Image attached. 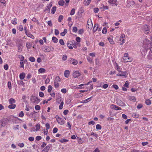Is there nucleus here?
I'll return each instance as SVG.
<instances>
[{
	"instance_id": "18",
	"label": "nucleus",
	"mask_w": 152,
	"mask_h": 152,
	"mask_svg": "<svg viewBox=\"0 0 152 152\" xmlns=\"http://www.w3.org/2000/svg\"><path fill=\"white\" fill-rule=\"evenodd\" d=\"M115 69L117 70L119 72H121L120 68L119 67L118 65L116 62L115 63Z\"/></svg>"
},
{
	"instance_id": "48",
	"label": "nucleus",
	"mask_w": 152,
	"mask_h": 152,
	"mask_svg": "<svg viewBox=\"0 0 152 152\" xmlns=\"http://www.w3.org/2000/svg\"><path fill=\"white\" fill-rule=\"evenodd\" d=\"M19 126L18 125H17L15 126H13V129L14 130H18L19 129Z\"/></svg>"
},
{
	"instance_id": "14",
	"label": "nucleus",
	"mask_w": 152,
	"mask_h": 152,
	"mask_svg": "<svg viewBox=\"0 0 152 152\" xmlns=\"http://www.w3.org/2000/svg\"><path fill=\"white\" fill-rule=\"evenodd\" d=\"M109 3L112 5H117V1L116 0H108Z\"/></svg>"
},
{
	"instance_id": "15",
	"label": "nucleus",
	"mask_w": 152,
	"mask_h": 152,
	"mask_svg": "<svg viewBox=\"0 0 152 152\" xmlns=\"http://www.w3.org/2000/svg\"><path fill=\"white\" fill-rule=\"evenodd\" d=\"M70 72L68 70H66L64 73V75L66 77L68 78Z\"/></svg>"
},
{
	"instance_id": "44",
	"label": "nucleus",
	"mask_w": 152,
	"mask_h": 152,
	"mask_svg": "<svg viewBox=\"0 0 152 152\" xmlns=\"http://www.w3.org/2000/svg\"><path fill=\"white\" fill-rule=\"evenodd\" d=\"M48 92L49 93H50L52 90L53 87L49 85L48 86Z\"/></svg>"
},
{
	"instance_id": "30",
	"label": "nucleus",
	"mask_w": 152,
	"mask_h": 152,
	"mask_svg": "<svg viewBox=\"0 0 152 152\" xmlns=\"http://www.w3.org/2000/svg\"><path fill=\"white\" fill-rule=\"evenodd\" d=\"M53 41L55 43H57L58 41V39L56 37H53L52 38Z\"/></svg>"
},
{
	"instance_id": "36",
	"label": "nucleus",
	"mask_w": 152,
	"mask_h": 152,
	"mask_svg": "<svg viewBox=\"0 0 152 152\" xmlns=\"http://www.w3.org/2000/svg\"><path fill=\"white\" fill-rule=\"evenodd\" d=\"M64 1L63 0H60L58 2V4L59 5L63 6L64 3Z\"/></svg>"
},
{
	"instance_id": "20",
	"label": "nucleus",
	"mask_w": 152,
	"mask_h": 152,
	"mask_svg": "<svg viewBox=\"0 0 152 152\" xmlns=\"http://www.w3.org/2000/svg\"><path fill=\"white\" fill-rule=\"evenodd\" d=\"M98 24L97 23L94 26V28H93V30L94 32H96L98 29Z\"/></svg>"
},
{
	"instance_id": "49",
	"label": "nucleus",
	"mask_w": 152,
	"mask_h": 152,
	"mask_svg": "<svg viewBox=\"0 0 152 152\" xmlns=\"http://www.w3.org/2000/svg\"><path fill=\"white\" fill-rule=\"evenodd\" d=\"M24 62L22 61L20 62V68H23V69H24Z\"/></svg>"
},
{
	"instance_id": "24",
	"label": "nucleus",
	"mask_w": 152,
	"mask_h": 152,
	"mask_svg": "<svg viewBox=\"0 0 152 152\" xmlns=\"http://www.w3.org/2000/svg\"><path fill=\"white\" fill-rule=\"evenodd\" d=\"M67 30L66 29H64V31L60 33V35L62 36H64L67 33Z\"/></svg>"
},
{
	"instance_id": "34",
	"label": "nucleus",
	"mask_w": 152,
	"mask_h": 152,
	"mask_svg": "<svg viewBox=\"0 0 152 152\" xmlns=\"http://www.w3.org/2000/svg\"><path fill=\"white\" fill-rule=\"evenodd\" d=\"M17 19L16 18H14L11 20V22L12 24L14 25H15L17 24Z\"/></svg>"
},
{
	"instance_id": "60",
	"label": "nucleus",
	"mask_w": 152,
	"mask_h": 152,
	"mask_svg": "<svg viewBox=\"0 0 152 152\" xmlns=\"http://www.w3.org/2000/svg\"><path fill=\"white\" fill-rule=\"evenodd\" d=\"M8 87L9 89H11L12 88L11 83L9 81L7 83Z\"/></svg>"
},
{
	"instance_id": "62",
	"label": "nucleus",
	"mask_w": 152,
	"mask_h": 152,
	"mask_svg": "<svg viewBox=\"0 0 152 152\" xmlns=\"http://www.w3.org/2000/svg\"><path fill=\"white\" fill-rule=\"evenodd\" d=\"M58 130V129L56 127H55L53 129V132L54 134L56 133L57 132Z\"/></svg>"
},
{
	"instance_id": "3",
	"label": "nucleus",
	"mask_w": 152,
	"mask_h": 152,
	"mask_svg": "<svg viewBox=\"0 0 152 152\" xmlns=\"http://www.w3.org/2000/svg\"><path fill=\"white\" fill-rule=\"evenodd\" d=\"M30 100L33 103L35 104H38L40 101L37 97L33 95H31Z\"/></svg>"
},
{
	"instance_id": "16",
	"label": "nucleus",
	"mask_w": 152,
	"mask_h": 152,
	"mask_svg": "<svg viewBox=\"0 0 152 152\" xmlns=\"http://www.w3.org/2000/svg\"><path fill=\"white\" fill-rule=\"evenodd\" d=\"M25 74L24 72H22L20 74L19 77L20 80H22L25 77Z\"/></svg>"
},
{
	"instance_id": "59",
	"label": "nucleus",
	"mask_w": 152,
	"mask_h": 152,
	"mask_svg": "<svg viewBox=\"0 0 152 152\" xmlns=\"http://www.w3.org/2000/svg\"><path fill=\"white\" fill-rule=\"evenodd\" d=\"M35 109L36 110H39L40 109V107L39 105H36L35 106Z\"/></svg>"
},
{
	"instance_id": "22",
	"label": "nucleus",
	"mask_w": 152,
	"mask_h": 152,
	"mask_svg": "<svg viewBox=\"0 0 152 152\" xmlns=\"http://www.w3.org/2000/svg\"><path fill=\"white\" fill-rule=\"evenodd\" d=\"M9 102L10 104H12L15 102V101L14 99L11 98L9 99Z\"/></svg>"
},
{
	"instance_id": "8",
	"label": "nucleus",
	"mask_w": 152,
	"mask_h": 152,
	"mask_svg": "<svg viewBox=\"0 0 152 152\" xmlns=\"http://www.w3.org/2000/svg\"><path fill=\"white\" fill-rule=\"evenodd\" d=\"M116 104L120 106H126L125 104L121 100L118 99H116Z\"/></svg>"
},
{
	"instance_id": "45",
	"label": "nucleus",
	"mask_w": 152,
	"mask_h": 152,
	"mask_svg": "<svg viewBox=\"0 0 152 152\" xmlns=\"http://www.w3.org/2000/svg\"><path fill=\"white\" fill-rule=\"evenodd\" d=\"M64 104V102L62 101L61 102L59 106V109L61 110L63 108V106Z\"/></svg>"
},
{
	"instance_id": "35",
	"label": "nucleus",
	"mask_w": 152,
	"mask_h": 152,
	"mask_svg": "<svg viewBox=\"0 0 152 152\" xmlns=\"http://www.w3.org/2000/svg\"><path fill=\"white\" fill-rule=\"evenodd\" d=\"M63 17H64L62 15H60L58 17V21L60 22H61L62 20Z\"/></svg>"
},
{
	"instance_id": "64",
	"label": "nucleus",
	"mask_w": 152,
	"mask_h": 152,
	"mask_svg": "<svg viewBox=\"0 0 152 152\" xmlns=\"http://www.w3.org/2000/svg\"><path fill=\"white\" fill-rule=\"evenodd\" d=\"M148 58L149 59H152V54L151 53L148 55Z\"/></svg>"
},
{
	"instance_id": "28",
	"label": "nucleus",
	"mask_w": 152,
	"mask_h": 152,
	"mask_svg": "<svg viewBox=\"0 0 152 152\" xmlns=\"http://www.w3.org/2000/svg\"><path fill=\"white\" fill-rule=\"evenodd\" d=\"M93 96H91V97L87 99H85L83 101V102H82L83 103H87L88 102L90 101H91V99L92 98Z\"/></svg>"
},
{
	"instance_id": "19",
	"label": "nucleus",
	"mask_w": 152,
	"mask_h": 152,
	"mask_svg": "<svg viewBox=\"0 0 152 152\" xmlns=\"http://www.w3.org/2000/svg\"><path fill=\"white\" fill-rule=\"evenodd\" d=\"M108 39L111 44L113 45L115 44L114 41L113 40L112 37V36H110V37H109L108 38Z\"/></svg>"
},
{
	"instance_id": "58",
	"label": "nucleus",
	"mask_w": 152,
	"mask_h": 152,
	"mask_svg": "<svg viewBox=\"0 0 152 152\" xmlns=\"http://www.w3.org/2000/svg\"><path fill=\"white\" fill-rule=\"evenodd\" d=\"M128 62H130L132 61L133 60V58L131 57H128L127 58H126Z\"/></svg>"
},
{
	"instance_id": "50",
	"label": "nucleus",
	"mask_w": 152,
	"mask_h": 152,
	"mask_svg": "<svg viewBox=\"0 0 152 152\" xmlns=\"http://www.w3.org/2000/svg\"><path fill=\"white\" fill-rule=\"evenodd\" d=\"M96 129L97 130H101L102 129V126L98 124L96 126Z\"/></svg>"
},
{
	"instance_id": "12",
	"label": "nucleus",
	"mask_w": 152,
	"mask_h": 152,
	"mask_svg": "<svg viewBox=\"0 0 152 152\" xmlns=\"http://www.w3.org/2000/svg\"><path fill=\"white\" fill-rule=\"evenodd\" d=\"M69 62L71 64H72L73 65H75L77 64V61L73 58H70L69 60Z\"/></svg>"
},
{
	"instance_id": "51",
	"label": "nucleus",
	"mask_w": 152,
	"mask_h": 152,
	"mask_svg": "<svg viewBox=\"0 0 152 152\" xmlns=\"http://www.w3.org/2000/svg\"><path fill=\"white\" fill-rule=\"evenodd\" d=\"M87 59L88 61L91 63L92 61V58H91L90 57L88 56L87 57Z\"/></svg>"
},
{
	"instance_id": "57",
	"label": "nucleus",
	"mask_w": 152,
	"mask_h": 152,
	"mask_svg": "<svg viewBox=\"0 0 152 152\" xmlns=\"http://www.w3.org/2000/svg\"><path fill=\"white\" fill-rule=\"evenodd\" d=\"M77 31V28L76 27H74L73 28L72 31L73 32L76 33Z\"/></svg>"
},
{
	"instance_id": "46",
	"label": "nucleus",
	"mask_w": 152,
	"mask_h": 152,
	"mask_svg": "<svg viewBox=\"0 0 152 152\" xmlns=\"http://www.w3.org/2000/svg\"><path fill=\"white\" fill-rule=\"evenodd\" d=\"M107 32V28L106 27H104L103 29L102 32L103 34H106Z\"/></svg>"
},
{
	"instance_id": "2",
	"label": "nucleus",
	"mask_w": 152,
	"mask_h": 152,
	"mask_svg": "<svg viewBox=\"0 0 152 152\" xmlns=\"http://www.w3.org/2000/svg\"><path fill=\"white\" fill-rule=\"evenodd\" d=\"M9 120L7 118H4L0 120V128L4 127L8 123Z\"/></svg>"
},
{
	"instance_id": "21",
	"label": "nucleus",
	"mask_w": 152,
	"mask_h": 152,
	"mask_svg": "<svg viewBox=\"0 0 152 152\" xmlns=\"http://www.w3.org/2000/svg\"><path fill=\"white\" fill-rule=\"evenodd\" d=\"M45 72V69L43 68H40L38 69V72L40 73H44Z\"/></svg>"
},
{
	"instance_id": "1",
	"label": "nucleus",
	"mask_w": 152,
	"mask_h": 152,
	"mask_svg": "<svg viewBox=\"0 0 152 152\" xmlns=\"http://www.w3.org/2000/svg\"><path fill=\"white\" fill-rule=\"evenodd\" d=\"M150 42L149 40L147 39H145L143 41V46L146 50H148L150 47V44L151 42L150 43Z\"/></svg>"
},
{
	"instance_id": "25",
	"label": "nucleus",
	"mask_w": 152,
	"mask_h": 152,
	"mask_svg": "<svg viewBox=\"0 0 152 152\" xmlns=\"http://www.w3.org/2000/svg\"><path fill=\"white\" fill-rule=\"evenodd\" d=\"M16 105L15 104H11L8 106V107L11 109H14L16 107Z\"/></svg>"
},
{
	"instance_id": "63",
	"label": "nucleus",
	"mask_w": 152,
	"mask_h": 152,
	"mask_svg": "<svg viewBox=\"0 0 152 152\" xmlns=\"http://www.w3.org/2000/svg\"><path fill=\"white\" fill-rule=\"evenodd\" d=\"M129 83L127 81H126L125 84L124 85V86L127 88H128Z\"/></svg>"
},
{
	"instance_id": "31",
	"label": "nucleus",
	"mask_w": 152,
	"mask_h": 152,
	"mask_svg": "<svg viewBox=\"0 0 152 152\" xmlns=\"http://www.w3.org/2000/svg\"><path fill=\"white\" fill-rule=\"evenodd\" d=\"M56 9V6H53V7L51 9V13L53 14L55 13Z\"/></svg>"
},
{
	"instance_id": "13",
	"label": "nucleus",
	"mask_w": 152,
	"mask_h": 152,
	"mask_svg": "<svg viewBox=\"0 0 152 152\" xmlns=\"http://www.w3.org/2000/svg\"><path fill=\"white\" fill-rule=\"evenodd\" d=\"M125 37V35L124 34H121L120 37V38L122 39V42H120V45H123V44L125 42L124 38Z\"/></svg>"
},
{
	"instance_id": "61",
	"label": "nucleus",
	"mask_w": 152,
	"mask_h": 152,
	"mask_svg": "<svg viewBox=\"0 0 152 152\" xmlns=\"http://www.w3.org/2000/svg\"><path fill=\"white\" fill-rule=\"evenodd\" d=\"M131 32L130 29H127L126 30V32L128 35H130L131 33Z\"/></svg>"
},
{
	"instance_id": "56",
	"label": "nucleus",
	"mask_w": 152,
	"mask_h": 152,
	"mask_svg": "<svg viewBox=\"0 0 152 152\" xmlns=\"http://www.w3.org/2000/svg\"><path fill=\"white\" fill-rule=\"evenodd\" d=\"M61 97H59L56 99V102L59 104L61 101Z\"/></svg>"
},
{
	"instance_id": "5",
	"label": "nucleus",
	"mask_w": 152,
	"mask_h": 152,
	"mask_svg": "<svg viewBox=\"0 0 152 152\" xmlns=\"http://www.w3.org/2000/svg\"><path fill=\"white\" fill-rule=\"evenodd\" d=\"M43 49L44 52H49L51 51H53L54 50V48L52 46H45L43 48Z\"/></svg>"
},
{
	"instance_id": "4",
	"label": "nucleus",
	"mask_w": 152,
	"mask_h": 152,
	"mask_svg": "<svg viewBox=\"0 0 152 152\" xmlns=\"http://www.w3.org/2000/svg\"><path fill=\"white\" fill-rule=\"evenodd\" d=\"M17 42H18L17 44V46L18 48V51L19 52H20L22 51V49L23 47L22 44L21 42H23L21 40H19Z\"/></svg>"
},
{
	"instance_id": "41",
	"label": "nucleus",
	"mask_w": 152,
	"mask_h": 152,
	"mask_svg": "<svg viewBox=\"0 0 152 152\" xmlns=\"http://www.w3.org/2000/svg\"><path fill=\"white\" fill-rule=\"evenodd\" d=\"M36 113L37 112L34 110L33 112H32L30 113V118H32L33 116H34V114H35V113Z\"/></svg>"
},
{
	"instance_id": "42",
	"label": "nucleus",
	"mask_w": 152,
	"mask_h": 152,
	"mask_svg": "<svg viewBox=\"0 0 152 152\" xmlns=\"http://www.w3.org/2000/svg\"><path fill=\"white\" fill-rule=\"evenodd\" d=\"M87 25L88 26H92L93 25V24L92 23V22L91 19L90 20H88V21L87 22Z\"/></svg>"
},
{
	"instance_id": "40",
	"label": "nucleus",
	"mask_w": 152,
	"mask_h": 152,
	"mask_svg": "<svg viewBox=\"0 0 152 152\" xmlns=\"http://www.w3.org/2000/svg\"><path fill=\"white\" fill-rule=\"evenodd\" d=\"M29 60L32 62H34L35 61V59L34 57L31 56L29 57Z\"/></svg>"
},
{
	"instance_id": "9",
	"label": "nucleus",
	"mask_w": 152,
	"mask_h": 152,
	"mask_svg": "<svg viewBox=\"0 0 152 152\" xmlns=\"http://www.w3.org/2000/svg\"><path fill=\"white\" fill-rule=\"evenodd\" d=\"M110 108L112 109L115 110H122L121 107H119L114 104H111L110 106Z\"/></svg>"
},
{
	"instance_id": "11",
	"label": "nucleus",
	"mask_w": 152,
	"mask_h": 152,
	"mask_svg": "<svg viewBox=\"0 0 152 152\" xmlns=\"http://www.w3.org/2000/svg\"><path fill=\"white\" fill-rule=\"evenodd\" d=\"M80 75V74L78 71L74 72L73 73V76L75 78L78 77Z\"/></svg>"
},
{
	"instance_id": "27",
	"label": "nucleus",
	"mask_w": 152,
	"mask_h": 152,
	"mask_svg": "<svg viewBox=\"0 0 152 152\" xmlns=\"http://www.w3.org/2000/svg\"><path fill=\"white\" fill-rule=\"evenodd\" d=\"M77 137V139H78V143L79 144H80L83 143V141L82 140L81 138H79L78 137Z\"/></svg>"
},
{
	"instance_id": "39",
	"label": "nucleus",
	"mask_w": 152,
	"mask_h": 152,
	"mask_svg": "<svg viewBox=\"0 0 152 152\" xmlns=\"http://www.w3.org/2000/svg\"><path fill=\"white\" fill-rule=\"evenodd\" d=\"M26 46L28 49H30L31 46V45L29 42H27L26 43Z\"/></svg>"
},
{
	"instance_id": "52",
	"label": "nucleus",
	"mask_w": 152,
	"mask_h": 152,
	"mask_svg": "<svg viewBox=\"0 0 152 152\" xmlns=\"http://www.w3.org/2000/svg\"><path fill=\"white\" fill-rule=\"evenodd\" d=\"M19 56H20L19 58L20 61H21L20 62L23 61L24 59V56L22 55H19Z\"/></svg>"
},
{
	"instance_id": "53",
	"label": "nucleus",
	"mask_w": 152,
	"mask_h": 152,
	"mask_svg": "<svg viewBox=\"0 0 152 152\" xmlns=\"http://www.w3.org/2000/svg\"><path fill=\"white\" fill-rule=\"evenodd\" d=\"M59 43L61 45H64V42L63 39H61L59 40Z\"/></svg>"
},
{
	"instance_id": "23",
	"label": "nucleus",
	"mask_w": 152,
	"mask_h": 152,
	"mask_svg": "<svg viewBox=\"0 0 152 152\" xmlns=\"http://www.w3.org/2000/svg\"><path fill=\"white\" fill-rule=\"evenodd\" d=\"M59 141L61 143H63L64 142H68V140L64 138H62L59 140Z\"/></svg>"
},
{
	"instance_id": "37",
	"label": "nucleus",
	"mask_w": 152,
	"mask_h": 152,
	"mask_svg": "<svg viewBox=\"0 0 152 152\" xmlns=\"http://www.w3.org/2000/svg\"><path fill=\"white\" fill-rule=\"evenodd\" d=\"M26 35L28 37H30L32 39H34V36L30 33H28Z\"/></svg>"
},
{
	"instance_id": "47",
	"label": "nucleus",
	"mask_w": 152,
	"mask_h": 152,
	"mask_svg": "<svg viewBox=\"0 0 152 152\" xmlns=\"http://www.w3.org/2000/svg\"><path fill=\"white\" fill-rule=\"evenodd\" d=\"M75 12V10L74 8H73L71 10L70 13V15H74Z\"/></svg>"
},
{
	"instance_id": "32",
	"label": "nucleus",
	"mask_w": 152,
	"mask_h": 152,
	"mask_svg": "<svg viewBox=\"0 0 152 152\" xmlns=\"http://www.w3.org/2000/svg\"><path fill=\"white\" fill-rule=\"evenodd\" d=\"M35 127L36 128V129H35V131H37L39 130V129H40V125L39 124H37L35 125Z\"/></svg>"
},
{
	"instance_id": "55",
	"label": "nucleus",
	"mask_w": 152,
	"mask_h": 152,
	"mask_svg": "<svg viewBox=\"0 0 152 152\" xmlns=\"http://www.w3.org/2000/svg\"><path fill=\"white\" fill-rule=\"evenodd\" d=\"M95 64L97 66H98L99 65V61L98 59L96 58L95 59Z\"/></svg>"
},
{
	"instance_id": "29",
	"label": "nucleus",
	"mask_w": 152,
	"mask_h": 152,
	"mask_svg": "<svg viewBox=\"0 0 152 152\" xmlns=\"http://www.w3.org/2000/svg\"><path fill=\"white\" fill-rule=\"evenodd\" d=\"M145 104L147 105H150L151 103V101L149 99H146L145 102Z\"/></svg>"
},
{
	"instance_id": "26",
	"label": "nucleus",
	"mask_w": 152,
	"mask_h": 152,
	"mask_svg": "<svg viewBox=\"0 0 152 152\" xmlns=\"http://www.w3.org/2000/svg\"><path fill=\"white\" fill-rule=\"evenodd\" d=\"M91 0H85L84 4L85 5H88L90 3Z\"/></svg>"
},
{
	"instance_id": "6",
	"label": "nucleus",
	"mask_w": 152,
	"mask_h": 152,
	"mask_svg": "<svg viewBox=\"0 0 152 152\" xmlns=\"http://www.w3.org/2000/svg\"><path fill=\"white\" fill-rule=\"evenodd\" d=\"M55 118H56V120L59 124L61 125H62L64 124L65 122V121L62 118L59 117L58 115H56L55 117Z\"/></svg>"
},
{
	"instance_id": "54",
	"label": "nucleus",
	"mask_w": 152,
	"mask_h": 152,
	"mask_svg": "<svg viewBox=\"0 0 152 152\" xmlns=\"http://www.w3.org/2000/svg\"><path fill=\"white\" fill-rule=\"evenodd\" d=\"M54 86L56 88H57L59 86V84L58 83L56 82V81H54Z\"/></svg>"
},
{
	"instance_id": "38",
	"label": "nucleus",
	"mask_w": 152,
	"mask_h": 152,
	"mask_svg": "<svg viewBox=\"0 0 152 152\" xmlns=\"http://www.w3.org/2000/svg\"><path fill=\"white\" fill-rule=\"evenodd\" d=\"M67 47L69 48L70 49H73L72 45V44H69V43L67 42Z\"/></svg>"
},
{
	"instance_id": "43",
	"label": "nucleus",
	"mask_w": 152,
	"mask_h": 152,
	"mask_svg": "<svg viewBox=\"0 0 152 152\" xmlns=\"http://www.w3.org/2000/svg\"><path fill=\"white\" fill-rule=\"evenodd\" d=\"M50 8L49 7L47 6L45 9L44 10V12H45L46 11H47L48 12H50Z\"/></svg>"
},
{
	"instance_id": "10",
	"label": "nucleus",
	"mask_w": 152,
	"mask_h": 152,
	"mask_svg": "<svg viewBox=\"0 0 152 152\" xmlns=\"http://www.w3.org/2000/svg\"><path fill=\"white\" fill-rule=\"evenodd\" d=\"M52 144H49L47 145L42 150V152H48L50 148L52 147Z\"/></svg>"
},
{
	"instance_id": "7",
	"label": "nucleus",
	"mask_w": 152,
	"mask_h": 152,
	"mask_svg": "<svg viewBox=\"0 0 152 152\" xmlns=\"http://www.w3.org/2000/svg\"><path fill=\"white\" fill-rule=\"evenodd\" d=\"M143 29L145 33L148 35L149 32V26L147 25H145L143 26Z\"/></svg>"
},
{
	"instance_id": "33",
	"label": "nucleus",
	"mask_w": 152,
	"mask_h": 152,
	"mask_svg": "<svg viewBox=\"0 0 152 152\" xmlns=\"http://www.w3.org/2000/svg\"><path fill=\"white\" fill-rule=\"evenodd\" d=\"M120 72H121V76H124L126 77V76H125V75H128L127 71H125V72L121 71Z\"/></svg>"
},
{
	"instance_id": "17",
	"label": "nucleus",
	"mask_w": 152,
	"mask_h": 152,
	"mask_svg": "<svg viewBox=\"0 0 152 152\" xmlns=\"http://www.w3.org/2000/svg\"><path fill=\"white\" fill-rule=\"evenodd\" d=\"M128 57V54L127 53H125L124 54V56L123 59L125 62H128V61L127 60L126 58Z\"/></svg>"
}]
</instances>
